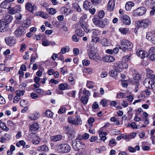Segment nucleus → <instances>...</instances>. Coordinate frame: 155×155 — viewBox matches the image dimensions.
<instances>
[{
	"instance_id": "9b49d317",
	"label": "nucleus",
	"mask_w": 155,
	"mask_h": 155,
	"mask_svg": "<svg viewBox=\"0 0 155 155\" xmlns=\"http://www.w3.org/2000/svg\"><path fill=\"white\" fill-rule=\"evenodd\" d=\"M6 44L8 46H12L15 45L16 43L15 39L12 36L6 37L5 38Z\"/></svg>"
},
{
	"instance_id": "f03ea898",
	"label": "nucleus",
	"mask_w": 155,
	"mask_h": 155,
	"mask_svg": "<svg viewBox=\"0 0 155 155\" xmlns=\"http://www.w3.org/2000/svg\"><path fill=\"white\" fill-rule=\"evenodd\" d=\"M130 56L126 55L123 58L122 61L120 63L116 64L114 65L115 69L118 72H120L124 69L128 67L127 62L130 60Z\"/></svg>"
},
{
	"instance_id": "f257e3e1",
	"label": "nucleus",
	"mask_w": 155,
	"mask_h": 155,
	"mask_svg": "<svg viewBox=\"0 0 155 155\" xmlns=\"http://www.w3.org/2000/svg\"><path fill=\"white\" fill-rule=\"evenodd\" d=\"M12 20V17L9 15L6 16L4 19L0 20V31L4 32L8 28V24Z\"/></svg>"
},
{
	"instance_id": "c03bdc74",
	"label": "nucleus",
	"mask_w": 155,
	"mask_h": 155,
	"mask_svg": "<svg viewBox=\"0 0 155 155\" xmlns=\"http://www.w3.org/2000/svg\"><path fill=\"white\" fill-rule=\"evenodd\" d=\"M68 85L66 84H62L59 85V88L61 90H64L66 89Z\"/></svg>"
},
{
	"instance_id": "473e14b6",
	"label": "nucleus",
	"mask_w": 155,
	"mask_h": 155,
	"mask_svg": "<svg viewBox=\"0 0 155 155\" xmlns=\"http://www.w3.org/2000/svg\"><path fill=\"white\" fill-rule=\"evenodd\" d=\"M46 10L51 15H54L57 12V11L56 9L52 8H47Z\"/></svg>"
},
{
	"instance_id": "4d7b16f0",
	"label": "nucleus",
	"mask_w": 155,
	"mask_h": 155,
	"mask_svg": "<svg viewBox=\"0 0 155 155\" xmlns=\"http://www.w3.org/2000/svg\"><path fill=\"white\" fill-rule=\"evenodd\" d=\"M90 63V62L89 61L84 59L82 61V64L84 66H88Z\"/></svg>"
},
{
	"instance_id": "1a4fd4ad",
	"label": "nucleus",
	"mask_w": 155,
	"mask_h": 155,
	"mask_svg": "<svg viewBox=\"0 0 155 155\" xmlns=\"http://www.w3.org/2000/svg\"><path fill=\"white\" fill-rule=\"evenodd\" d=\"M72 145L73 148L75 150L78 151L83 148L82 143L76 140L72 141Z\"/></svg>"
},
{
	"instance_id": "2f4dec72",
	"label": "nucleus",
	"mask_w": 155,
	"mask_h": 155,
	"mask_svg": "<svg viewBox=\"0 0 155 155\" xmlns=\"http://www.w3.org/2000/svg\"><path fill=\"white\" fill-rule=\"evenodd\" d=\"M101 44L104 46H106L110 44L109 40L106 38H103L101 41Z\"/></svg>"
},
{
	"instance_id": "c85d7f7f",
	"label": "nucleus",
	"mask_w": 155,
	"mask_h": 155,
	"mask_svg": "<svg viewBox=\"0 0 155 155\" xmlns=\"http://www.w3.org/2000/svg\"><path fill=\"white\" fill-rule=\"evenodd\" d=\"M31 21L29 20H26L24 21L22 23V27L26 28L29 27L31 24Z\"/></svg>"
},
{
	"instance_id": "774afa93",
	"label": "nucleus",
	"mask_w": 155,
	"mask_h": 155,
	"mask_svg": "<svg viewBox=\"0 0 155 155\" xmlns=\"http://www.w3.org/2000/svg\"><path fill=\"white\" fill-rule=\"evenodd\" d=\"M99 107L98 104L97 102H94L92 104V108L94 109H97Z\"/></svg>"
},
{
	"instance_id": "c756f323",
	"label": "nucleus",
	"mask_w": 155,
	"mask_h": 155,
	"mask_svg": "<svg viewBox=\"0 0 155 155\" xmlns=\"http://www.w3.org/2000/svg\"><path fill=\"white\" fill-rule=\"evenodd\" d=\"M146 4L150 7L155 6V0H147L146 2Z\"/></svg>"
},
{
	"instance_id": "b1692460",
	"label": "nucleus",
	"mask_w": 155,
	"mask_h": 155,
	"mask_svg": "<svg viewBox=\"0 0 155 155\" xmlns=\"http://www.w3.org/2000/svg\"><path fill=\"white\" fill-rule=\"evenodd\" d=\"M40 116V114L38 113H36L31 114L29 116V118L31 120H35L38 119Z\"/></svg>"
},
{
	"instance_id": "8fccbe9b",
	"label": "nucleus",
	"mask_w": 155,
	"mask_h": 155,
	"mask_svg": "<svg viewBox=\"0 0 155 155\" xmlns=\"http://www.w3.org/2000/svg\"><path fill=\"white\" fill-rule=\"evenodd\" d=\"M119 30L122 33L124 34H126L129 31V30L128 29L123 28H120Z\"/></svg>"
},
{
	"instance_id": "cd10ccee",
	"label": "nucleus",
	"mask_w": 155,
	"mask_h": 155,
	"mask_svg": "<svg viewBox=\"0 0 155 155\" xmlns=\"http://www.w3.org/2000/svg\"><path fill=\"white\" fill-rule=\"evenodd\" d=\"M134 5V3L132 2H127L125 6L126 10L127 11L129 10Z\"/></svg>"
},
{
	"instance_id": "2eb2a0df",
	"label": "nucleus",
	"mask_w": 155,
	"mask_h": 155,
	"mask_svg": "<svg viewBox=\"0 0 155 155\" xmlns=\"http://www.w3.org/2000/svg\"><path fill=\"white\" fill-rule=\"evenodd\" d=\"M115 1L114 0H109L108 3L107 8L108 11L111 12L112 11L115 7Z\"/></svg>"
},
{
	"instance_id": "5701e85b",
	"label": "nucleus",
	"mask_w": 155,
	"mask_h": 155,
	"mask_svg": "<svg viewBox=\"0 0 155 155\" xmlns=\"http://www.w3.org/2000/svg\"><path fill=\"white\" fill-rule=\"evenodd\" d=\"M63 137L61 135H57L51 136L50 137V139L52 141L57 142L61 140Z\"/></svg>"
},
{
	"instance_id": "aec40b11",
	"label": "nucleus",
	"mask_w": 155,
	"mask_h": 155,
	"mask_svg": "<svg viewBox=\"0 0 155 155\" xmlns=\"http://www.w3.org/2000/svg\"><path fill=\"white\" fill-rule=\"evenodd\" d=\"M20 9V6L17 5L10 9L9 11V13L12 15L15 14L16 13H18L19 12Z\"/></svg>"
},
{
	"instance_id": "393cba45",
	"label": "nucleus",
	"mask_w": 155,
	"mask_h": 155,
	"mask_svg": "<svg viewBox=\"0 0 155 155\" xmlns=\"http://www.w3.org/2000/svg\"><path fill=\"white\" fill-rule=\"evenodd\" d=\"M84 30H83L82 28H78L76 30L75 32L76 34L78 36H82L84 35Z\"/></svg>"
},
{
	"instance_id": "13d9d810",
	"label": "nucleus",
	"mask_w": 155,
	"mask_h": 155,
	"mask_svg": "<svg viewBox=\"0 0 155 155\" xmlns=\"http://www.w3.org/2000/svg\"><path fill=\"white\" fill-rule=\"evenodd\" d=\"M45 114L47 117H52L53 113L51 110H48L45 112Z\"/></svg>"
},
{
	"instance_id": "39448f33",
	"label": "nucleus",
	"mask_w": 155,
	"mask_h": 155,
	"mask_svg": "<svg viewBox=\"0 0 155 155\" xmlns=\"http://www.w3.org/2000/svg\"><path fill=\"white\" fill-rule=\"evenodd\" d=\"M151 22L149 19H146L141 21H138L136 23V25L138 27L145 28L150 25Z\"/></svg>"
},
{
	"instance_id": "423d86ee",
	"label": "nucleus",
	"mask_w": 155,
	"mask_h": 155,
	"mask_svg": "<svg viewBox=\"0 0 155 155\" xmlns=\"http://www.w3.org/2000/svg\"><path fill=\"white\" fill-rule=\"evenodd\" d=\"M146 38L150 41L153 44H155V31L150 30L147 32L146 35Z\"/></svg>"
},
{
	"instance_id": "6e6d98bb",
	"label": "nucleus",
	"mask_w": 155,
	"mask_h": 155,
	"mask_svg": "<svg viewBox=\"0 0 155 155\" xmlns=\"http://www.w3.org/2000/svg\"><path fill=\"white\" fill-rule=\"evenodd\" d=\"M97 15H95L94 18L93 19L92 21L94 24L95 25H98V21H99V20L97 18Z\"/></svg>"
},
{
	"instance_id": "052dcab7",
	"label": "nucleus",
	"mask_w": 155,
	"mask_h": 155,
	"mask_svg": "<svg viewBox=\"0 0 155 155\" xmlns=\"http://www.w3.org/2000/svg\"><path fill=\"white\" fill-rule=\"evenodd\" d=\"M39 139L38 137L35 139H33L32 140V143L35 144H38L40 143V140Z\"/></svg>"
},
{
	"instance_id": "9d476101",
	"label": "nucleus",
	"mask_w": 155,
	"mask_h": 155,
	"mask_svg": "<svg viewBox=\"0 0 155 155\" xmlns=\"http://www.w3.org/2000/svg\"><path fill=\"white\" fill-rule=\"evenodd\" d=\"M120 18L121 21L125 25H129L131 23L130 18L128 15H121L120 16Z\"/></svg>"
},
{
	"instance_id": "bb28decb",
	"label": "nucleus",
	"mask_w": 155,
	"mask_h": 155,
	"mask_svg": "<svg viewBox=\"0 0 155 155\" xmlns=\"http://www.w3.org/2000/svg\"><path fill=\"white\" fill-rule=\"evenodd\" d=\"M83 7L85 10H89L91 7V4L88 1H85L84 3Z\"/></svg>"
},
{
	"instance_id": "4c0bfd02",
	"label": "nucleus",
	"mask_w": 155,
	"mask_h": 155,
	"mask_svg": "<svg viewBox=\"0 0 155 155\" xmlns=\"http://www.w3.org/2000/svg\"><path fill=\"white\" fill-rule=\"evenodd\" d=\"M114 70H113L109 72L110 75L112 77H115L117 76V72H118L116 69L114 68Z\"/></svg>"
},
{
	"instance_id": "f8f14e48",
	"label": "nucleus",
	"mask_w": 155,
	"mask_h": 155,
	"mask_svg": "<svg viewBox=\"0 0 155 155\" xmlns=\"http://www.w3.org/2000/svg\"><path fill=\"white\" fill-rule=\"evenodd\" d=\"M149 59L152 61L155 60V47H152L150 48L147 54Z\"/></svg>"
},
{
	"instance_id": "bf43d9fd",
	"label": "nucleus",
	"mask_w": 155,
	"mask_h": 155,
	"mask_svg": "<svg viewBox=\"0 0 155 155\" xmlns=\"http://www.w3.org/2000/svg\"><path fill=\"white\" fill-rule=\"evenodd\" d=\"M101 1V0H91L92 3L94 5H98Z\"/></svg>"
},
{
	"instance_id": "3c124183",
	"label": "nucleus",
	"mask_w": 155,
	"mask_h": 155,
	"mask_svg": "<svg viewBox=\"0 0 155 155\" xmlns=\"http://www.w3.org/2000/svg\"><path fill=\"white\" fill-rule=\"evenodd\" d=\"M105 15V13L103 11H100L98 13V17L99 19L103 18Z\"/></svg>"
},
{
	"instance_id": "7ed1b4c3",
	"label": "nucleus",
	"mask_w": 155,
	"mask_h": 155,
	"mask_svg": "<svg viewBox=\"0 0 155 155\" xmlns=\"http://www.w3.org/2000/svg\"><path fill=\"white\" fill-rule=\"evenodd\" d=\"M54 148L58 152L62 153H68L70 152L71 147L66 144H57L54 146Z\"/></svg>"
},
{
	"instance_id": "f704fd0d",
	"label": "nucleus",
	"mask_w": 155,
	"mask_h": 155,
	"mask_svg": "<svg viewBox=\"0 0 155 155\" xmlns=\"http://www.w3.org/2000/svg\"><path fill=\"white\" fill-rule=\"evenodd\" d=\"M75 123H76V125H78L79 124H81L82 123V121L79 116L77 115L76 116L75 119Z\"/></svg>"
},
{
	"instance_id": "a211bd4d",
	"label": "nucleus",
	"mask_w": 155,
	"mask_h": 155,
	"mask_svg": "<svg viewBox=\"0 0 155 155\" xmlns=\"http://www.w3.org/2000/svg\"><path fill=\"white\" fill-rule=\"evenodd\" d=\"M136 54L139 57H140L141 58H143L145 57H147L148 54L146 51H143V50L138 49L137 50Z\"/></svg>"
},
{
	"instance_id": "ddd939ff",
	"label": "nucleus",
	"mask_w": 155,
	"mask_h": 155,
	"mask_svg": "<svg viewBox=\"0 0 155 155\" xmlns=\"http://www.w3.org/2000/svg\"><path fill=\"white\" fill-rule=\"evenodd\" d=\"M25 8L26 9L31 13H33L34 10H36L37 9V8L35 5H32L30 2H27L25 4Z\"/></svg>"
},
{
	"instance_id": "4be33fe9",
	"label": "nucleus",
	"mask_w": 155,
	"mask_h": 155,
	"mask_svg": "<svg viewBox=\"0 0 155 155\" xmlns=\"http://www.w3.org/2000/svg\"><path fill=\"white\" fill-rule=\"evenodd\" d=\"M104 61L107 62H111L115 60V58L110 55L106 56L103 58Z\"/></svg>"
},
{
	"instance_id": "09e8293b",
	"label": "nucleus",
	"mask_w": 155,
	"mask_h": 155,
	"mask_svg": "<svg viewBox=\"0 0 155 155\" xmlns=\"http://www.w3.org/2000/svg\"><path fill=\"white\" fill-rule=\"evenodd\" d=\"M110 120L111 122H114L115 124L117 125L120 124L119 121L114 117H111L110 119Z\"/></svg>"
},
{
	"instance_id": "6ab92c4d",
	"label": "nucleus",
	"mask_w": 155,
	"mask_h": 155,
	"mask_svg": "<svg viewBox=\"0 0 155 155\" xmlns=\"http://www.w3.org/2000/svg\"><path fill=\"white\" fill-rule=\"evenodd\" d=\"M29 130L31 131L37 130L39 128V124L36 122H34L33 123L29 126Z\"/></svg>"
},
{
	"instance_id": "a878e982",
	"label": "nucleus",
	"mask_w": 155,
	"mask_h": 155,
	"mask_svg": "<svg viewBox=\"0 0 155 155\" xmlns=\"http://www.w3.org/2000/svg\"><path fill=\"white\" fill-rule=\"evenodd\" d=\"M11 4L8 2L6 0L5 1L2 2L1 4V7L3 8H9L11 6Z\"/></svg>"
},
{
	"instance_id": "864d4df0",
	"label": "nucleus",
	"mask_w": 155,
	"mask_h": 155,
	"mask_svg": "<svg viewBox=\"0 0 155 155\" xmlns=\"http://www.w3.org/2000/svg\"><path fill=\"white\" fill-rule=\"evenodd\" d=\"M116 145V141L114 139H111L109 142L108 145L110 147H113Z\"/></svg>"
},
{
	"instance_id": "e2e57ef3",
	"label": "nucleus",
	"mask_w": 155,
	"mask_h": 155,
	"mask_svg": "<svg viewBox=\"0 0 155 155\" xmlns=\"http://www.w3.org/2000/svg\"><path fill=\"white\" fill-rule=\"evenodd\" d=\"M83 94L84 95H86L88 97L90 96V92L85 88L83 90Z\"/></svg>"
},
{
	"instance_id": "ea45409f",
	"label": "nucleus",
	"mask_w": 155,
	"mask_h": 155,
	"mask_svg": "<svg viewBox=\"0 0 155 155\" xmlns=\"http://www.w3.org/2000/svg\"><path fill=\"white\" fill-rule=\"evenodd\" d=\"M0 127L4 130L7 131L9 130V128L7 127L5 124L0 122Z\"/></svg>"
},
{
	"instance_id": "680f3d73",
	"label": "nucleus",
	"mask_w": 155,
	"mask_h": 155,
	"mask_svg": "<svg viewBox=\"0 0 155 155\" xmlns=\"http://www.w3.org/2000/svg\"><path fill=\"white\" fill-rule=\"evenodd\" d=\"M66 108L64 107H61L58 110V113L60 114L64 113L65 112Z\"/></svg>"
},
{
	"instance_id": "a19ab883",
	"label": "nucleus",
	"mask_w": 155,
	"mask_h": 155,
	"mask_svg": "<svg viewBox=\"0 0 155 155\" xmlns=\"http://www.w3.org/2000/svg\"><path fill=\"white\" fill-rule=\"evenodd\" d=\"M94 82L91 81H87V87L89 88L92 89L93 88Z\"/></svg>"
},
{
	"instance_id": "4468645a",
	"label": "nucleus",
	"mask_w": 155,
	"mask_h": 155,
	"mask_svg": "<svg viewBox=\"0 0 155 155\" xmlns=\"http://www.w3.org/2000/svg\"><path fill=\"white\" fill-rule=\"evenodd\" d=\"M153 81V80L147 78L145 79L143 83L146 88L150 89Z\"/></svg>"
},
{
	"instance_id": "49530a36",
	"label": "nucleus",
	"mask_w": 155,
	"mask_h": 155,
	"mask_svg": "<svg viewBox=\"0 0 155 155\" xmlns=\"http://www.w3.org/2000/svg\"><path fill=\"white\" fill-rule=\"evenodd\" d=\"M73 7L76 9L77 11L78 12H80L81 11V9L78 4L74 3L72 4Z\"/></svg>"
},
{
	"instance_id": "69168bd1",
	"label": "nucleus",
	"mask_w": 155,
	"mask_h": 155,
	"mask_svg": "<svg viewBox=\"0 0 155 155\" xmlns=\"http://www.w3.org/2000/svg\"><path fill=\"white\" fill-rule=\"evenodd\" d=\"M107 104V101L106 100H102L100 102V104L104 107L106 106Z\"/></svg>"
},
{
	"instance_id": "0e129e2a",
	"label": "nucleus",
	"mask_w": 155,
	"mask_h": 155,
	"mask_svg": "<svg viewBox=\"0 0 155 155\" xmlns=\"http://www.w3.org/2000/svg\"><path fill=\"white\" fill-rule=\"evenodd\" d=\"M81 17L80 20H83L84 19H86L87 18V15L84 13H81Z\"/></svg>"
},
{
	"instance_id": "dca6fc26",
	"label": "nucleus",
	"mask_w": 155,
	"mask_h": 155,
	"mask_svg": "<svg viewBox=\"0 0 155 155\" xmlns=\"http://www.w3.org/2000/svg\"><path fill=\"white\" fill-rule=\"evenodd\" d=\"M79 23L81 27L84 30L85 32L87 33L89 32V30L88 28V26L85 21L84 20H80Z\"/></svg>"
},
{
	"instance_id": "338daca9",
	"label": "nucleus",
	"mask_w": 155,
	"mask_h": 155,
	"mask_svg": "<svg viewBox=\"0 0 155 155\" xmlns=\"http://www.w3.org/2000/svg\"><path fill=\"white\" fill-rule=\"evenodd\" d=\"M20 99V97L17 95L14 98L13 102L14 103H17Z\"/></svg>"
},
{
	"instance_id": "72a5a7b5",
	"label": "nucleus",
	"mask_w": 155,
	"mask_h": 155,
	"mask_svg": "<svg viewBox=\"0 0 155 155\" xmlns=\"http://www.w3.org/2000/svg\"><path fill=\"white\" fill-rule=\"evenodd\" d=\"M68 121L70 124L76 125V123H75V119L72 117H70L68 118Z\"/></svg>"
},
{
	"instance_id": "0eeeda50",
	"label": "nucleus",
	"mask_w": 155,
	"mask_h": 155,
	"mask_svg": "<svg viewBox=\"0 0 155 155\" xmlns=\"http://www.w3.org/2000/svg\"><path fill=\"white\" fill-rule=\"evenodd\" d=\"M26 32L25 29L22 26H18L15 30L14 34L16 37H20L23 35Z\"/></svg>"
},
{
	"instance_id": "6e6552de",
	"label": "nucleus",
	"mask_w": 155,
	"mask_h": 155,
	"mask_svg": "<svg viewBox=\"0 0 155 155\" xmlns=\"http://www.w3.org/2000/svg\"><path fill=\"white\" fill-rule=\"evenodd\" d=\"M88 55L89 58L95 61H97L101 57L97 53H95L92 50H90L88 52Z\"/></svg>"
},
{
	"instance_id": "79ce46f5",
	"label": "nucleus",
	"mask_w": 155,
	"mask_h": 155,
	"mask_svg": "<svg viewBox=\"0 0 155 155\" xmlns=\"http://www.w3.org/2000/svg\"><path fill=\"white\" fill-rule=\"evenodd\" d=\"M107 134V133L105 132H101L100 134L99 135L101 137V140H105L106 139V137L105 135Z\"/></svg>"
},
{
	"instance_id": "412c9836",
	"label": "nucleus",
	"mask_w": 155,
	"mask_h": 155,
	"mask_svg": "<svg viewBox=\"0 0 155 155\" xmlns=\"http://www.w3.org/2000/svg\"><path fill=\"white\" fill-rule=\"evenodd\" d=\"M37 150L39 151L46 152L49 151V149L46 145L44 144L38 146L37 148Z\"/></svg>"
},
{
	"instance_id": "de8ad7c7",
	"label": "nucleus",
	"mask_w": 155,
	"mask_h": 155,
	"mask_svg": "<svg viewBox=\"0 0 155 155\" xmlns=\"http://www.w3.org/2000/svg\"><path fill=\"white\" fill-rule=\"evenodd\" d=\"M92 41L93 42L95 43H97L98 42H99L100 41V38L97 37H94L92 36L91 37Z\"/></svg>"
},
{
	"instance_id": "f3484780",
	"label": "nucleus",
	"mask_w": 155,
	"mask_h": 155,
	"mask_svg": "<svg viewBox=\"0 0 155 155\" xmlns=\"http://www.w3.org/2000/svg\"><path fill=\"white\" fill-rule=\"evenodd\" d=\"M146 8L142 7L138 8L135 11V12L136 15L140 16L143 15L146 12Z\"/></svg>"
},
{
	"instance_id": "e433bc0d",
	"label": "nucleus",
	"mask_w": 155,
	"mask_h": 155,
	"mask_svg": "<svg viewBox=\"0 0 155 155\" xmlns=\"http://www.w3.org/2000/svg\"><path fill=\"white\" fill-rule=\"evenodd\" d=\"M88 100V98L86 96H82L81 99V101L84 104H87Z\"/></svg>"
},
{
	"instance_id": "c9c22d12",
	"label": "nucleus",
	"mask_w": 155,
	"mask_h": 155,
	"mask_svg": "<svg viewBox=\"0 0 155 155\" xmlns=\"http://www.w3.org/2000/svg\"><path fill=\"white\" fill-rule=\"evenodd\" d=\"M28 103V101L25 100H22L20 101L21 105L24 107H27Z\"/></svg>"
},
{
	"instance_id": "37998d69",
	"label": "nucleus",
	"mask_w": 155,
	"mask_h": 155,
	"mask_svg": "<svg viewBox=\"0 0 155 155\" xmlns=\"http://www.w3.org/2000/svg\"><path fill=\"white\" fill-rule=\"evenodd\" d=\"M133 78L135 82H137L140 78V74L137 73L133 75Z\"/></svg>"
},
{
	"instance_id": "5fc2aeb1",
	"label": "nucleus",
	"mask_w": 155,
	"mask_h": 155,
	"mask_svg": "<svg viewBox=\"0 0 155 155\" xmlns=\"http://www.w3.org/2000/svg\"><path fill=\"white\" fill-rule=\"evenodd\" d=\"M38 15L45 18H47V15L46 14L42 12H39L38 14Z\"/></svg>"
},
{
	"instance_id": "58836bf2",
	"label": "nucleus",
	"mask_w": 155,
	"mask_h": 155,
	"mask_svg": "<svg viewBox=\"0 0 155 155\" xmlns=\"http://www.w3.org/2000/svg\"><path fill=\"white\" fill-rule=\"evenodd\" d=\"M90 32H92V34L95 35H99L101 34V31L97 29H92L91 30Z\"/></svg>"
},
{
	"instance_id": "a18cd8bd",
	"label": "nucleus",
	"mask_w": 155,
	"mask_h": 155,
	"mask_svg": "<svg viewBox=\"0 0 155 155\" xmlns=\"http://www.w3.org/2000/svg\"><path fill=\"white\" fill-rule=\"evenodd\" d=\"M136 135V134L135 132H133L130 134L127 135L128 141L130 139L134 138Z\"/></svg>"
},
{
	"instance_id": "603ef678",
	"label": "nucleus",
	"mask_w": 155,
	"mask_h": 155,
	"mask_svg": "<svg viewBox=\"0 0 155 155\" xmlns=\"http://www.w3.org/2000/svg\"><path fill=\"white\" fill-rule=\"evenodd\" d=\"M97 26L101 28H103L105 26V23H103L102 21L99 20L98 22V25H96Z\"/></svg>"
},
{
	"instance_id": "7c9ffc66",
	"label": "nucleus",
	"mask_w": 155,
	"mask_h": 155,
	"mask_svg": "<svg viewBox=\"0 0 155 155\" xmlns=\"http://www.w3.org/2000/svg\"><path fill=\"white\" fill-rule=\"evenodd\" d=\"M81 137L84 139H87L89 138V135L87 133L84 134L81 136V135H79L77 139L78 140H80L82 139Z\"/></svg>"
},
{
	"instance_id": "20e7f679",
	"label": "nucleus",
	"mask_w": 155,
	"mask_h": 155,
	"mask_svg": "<svg viewBox=\"0 0 155 155\" xmlns=\"http://www.w3.org/2000/svg\"><path fill=\"white\" fill-rule=\"evenodd\" d=\"M120 44L121 47L119 48L120 49H122L123 51L127 50H131L133 45L132 43L126 39H123L121 40Z\"/></svg>"
}]
</instances>
